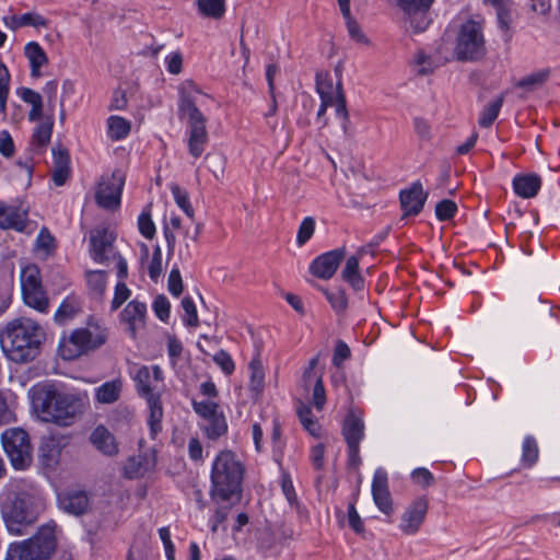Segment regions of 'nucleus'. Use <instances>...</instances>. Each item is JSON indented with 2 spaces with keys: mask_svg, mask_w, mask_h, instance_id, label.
I'll return each mask as SVG.
<instances>
[{
  "mask_svg": "<svg viewBox=\"0 0 560 560\" xmlns=\"http://www.w3.org/2000/svg\"><path fill=\"white\" fill-rule=\"evenodd\" d=\"M30 394L38 417L60 427L71 425L89 407L86 393H63L51 385H36Z\"/></svg>",
  "mask_w": 560,
  "mask_h": 560,
  "instance_id": "obj_1",
  "label": "nucleus"
},
{
  "mask_svg": "<svg viewBox=\"0 0 560 560\" xmlns=\"http://www.w3.org/2000/svg\"><path fill=\"white\" fill-rule=\"evenodd\" d=\"M44 510L43 498L34 491L20 490L19 481L9 482L0 495L1 517L13 536L26 535Z\"/></svg>",
  "mask_w": 560,
  "mask_h": 560,
  "instance_id": "obj_2",
  "label": "nucleus"
},
{
  "mask_svg": "<svg viewBox=\"0 0 560 560\" xmlns=\"http://www.w3.org/2000/svg\"><path fill=\"white\" fill-rule=\"evenodd\" d=\"M178 93V115L187 124L189 153L194 158H199L208 142L207 118L199 105H202V101L208 96L191 80L182 82Z\"/></svg>",
  "mask_w": 560,
  "mask_h": 560,
  "instance_id": "obj_3",
  "label": "nucleus"
},
{
  "mask_svg": "<svg viewBox=\"0 0 560 560\" xmlns=\"http://www.w3.org/2000/svg\"><path fill=\"white\" fill-rule=\"evenodd\" d=\"M43 335L33 319H13L0 330V346L9 360L24 363L37 355Z\"/></svg>",
  "mask_w": 560,
  "mask_h": 560,
  "instance_id": "obj_4",
  "label": "nucleus"
},
{
  "mask_svg": "<svg viewBox=\"0 0 560 560\" xmlns=\"http://www.w3.org/2000/svg\"><path fill=\"white\" fill-rule=\"evenodd\" d=\"M130 376L135 382L137 394L148 405V423L152 436H155L162 430L163 406L161 396L165 387L163 371L159 365H135Z\"/></svg>",
  "mask_w": 560,
  "mask_h": 560,
  "instance_id": "obj_5",
  "label": "nucleus"
},
{
  "mask_svg": "<svg viewBox=\"0 0 560 560\" xmlns=\"http://www.w3.org/2000/svg\"><path fill=\"white\" fill-rule=\"evenodd\" d=\"M244 471V465L233 452H220L212 464L210 476L212 502L241 499Z\"/></svg>",
  "mask_w": 560,
  "mask_h": 560,
  "instance_id": "obj_6",
  "label": "nucleus"
},
{
  "mask_svg": "<svg viewBox=\"0 0 560 560\" xmlns=\"http://www.w3.org/2000/svg\"><path fill=\"white\" fill-rule=\"evenodd\" d=\"M107 340V329L98 322L89 320L84 327L74 329L59 341L62 359L74 360L102 347Z\"/></svg>",
  "mask_w": 560,
  "mask_h": 560,
  "instance_id": "obj_7",
  "label": "nucleus"
},
{
  "mask_svg": "<svg viewBox=\"0 0 560 560\" xmlns=\"http://www.w3.org/2000/svg\"><path fill=\"white\" fill-rule=\"evenodd\" d=\"M56 546V524L48 523L31 538L11 542L4 560H48Z\"/></svg>",
  "mask_w": 560,
  "mask_h": 560,
  "instance_id": "obj_8",
  "label": "nucleus"
},
{
  "mask_svg": "<svg viewBox=\"0 0 560 560\" xmlns=\"http://www.w3.org/2000/svg\"><path fill=\"white\" fill-rule=\"evenodd\" d=\"M486 52L483 20L469 19L462 23L453 49L454 57L459 61H477L482 59Z\"/></svg>",
  "mask_w": 560,
  "mask_h": 560,
  "instance_id": "obj_9",
  "label": "nucleus"
},
{
  "mask_svg": "<svg viewBox=\"0 0 560 560\" xmlns=\"http://www.w3.org/2000/svg\"><path fill=\"white\" fill-rule=\"evenodd\" d=\"M3 450L16 470L27 469L33 462V446L28 433L21 428H10L2 432Z\"/></svg>",
  "mask_w": 560,
  "mask_h": 560,
  "instance_id": "obj_10",
  "label": "nucleus"
},
{
  "mask_svg": "<svg viewBox=\"0 0 560 560\" xmlns=\"http://www.w3.org/2000/svg\"><path fill=\"white\" fill-rule=\"evenodd\" d=\"M316 91L320 101H325L326 104H334L336 115L342 120V127L346 129L347 124L349 122V113L347 109L341 79H338L335 84L328 74H317Z\"/></svg>",
  "mask_w": 560,
  "mask_h": 560,
  "instance_id": "obj_11",
  "label": "nucleus"
},
{
  "mask_svg": "<svg viewBox=\"0 0 560 560\" xmlns=\"http://www.w3.org/2000/svg\"><path fill=\"white\" fill-rule=\"evenodd\" d=\"M125 176L116 171L110 176L103 178L96 191V202L104 209H116L120 205Z\"/></svg>",
  "mask_w": 560,
  "mask_h": 560,
  "instance_id": "obj_12",
  "label": "nucleus"
},
{
  "mask_svg": "<svg viewBox=\"0 0 560 560\" xmlns=\"http://www.w3.org/2000/svg\"><path fill=\"white\" fill-rule=\"evenodd\" d=\"M429 502L425 497L413 500L400 517L399 528L406 535H415L425 520Z\"/></svg>",
  "mask_w": 560,
  "mask_h": 560,
  "instance_id": "obj_13",
  "label": "nucleus"
},
{
  "mask_svg": "<svg viewBox=\"0 0 560 560\" xmlns=\"http://www.w3.org/2000/svg\"><path fill=\"white\" fill-rule=\"evenodd\" d=\"M116 236L106 226H97L90 232V254L94 261L103 264L113 252Z\"/></svg>",
  "mask_w": 560,
  "mask_h": 560,
  "instance_id": "obj_14",
  "label": "nucleus"
},
{
  "mask_svg": "<svg viewBox=\"0 0 560 560\" xmlns=\"http://www.w3.org/2000/svg\"><path fill=\"white\" fill-rule=\"evenodd\" d=\"M345 255L346 250L338 248L316 257L310 266L311 273L319 279H330L337 271Z\"/></svg>",
  "mask_w": 560,
  "mask_h": 560,
  "instance_id": "obj_15",
  "label": "nucleus"
},
{
  "mask_svg": "<svg viewBox=\"0 0 560 560\" xmlns=\"http://www.w3.org/2000/svg\"><path fill=\"white\" fill-rule=\"evenodd\" d=\"M372 495L376 506L385 514L393 513V501L388 489L387 472L383 468L375 470L372 481Z\"/></svg>",
  "mask_w": 560,
  "mask_h": 560,
  "instance_id": "obj_16",
  "label": "nucleus"
},
{
  "mask_svg": "<svg viewBox=\"0 0 560 560\" xmlns=\"http://www.w3.org/2000/svg\"><path fill=\"white\" fill-rule=\"evenodd\" d=\"M147 305L139 300L130 301L120 313V320L127 326V330L132 337L136 336L137 330L142 328L145 324Z\"/></svg>",
  "mask_w": 560,
  "mask_h": 560,
  "instance_id": "obj_17",
  "label": "nucleus"
},
{
  "mask_svg": "<svg viewBox=\"0 0 560 560\" xmlns=\"http://www.w3.org/2000/svg\"><path fill=\"white\" fill-rule=\"evenodd\" d=\"M428 194L420 182L413 183L410 188L400 192V205L405 215H417L423 208Z\"/></svg>",
  "mask_w": 560,
  "mask_h": 560,
  "instance_id": "obj_18",
  "label": "nucleus"
},
{
  "mask_svg": "<svg viewBox=\"0 0 560 560\" xmlns=\"http://www.w3.org/2000/svg\"><path fill=\"white\" fill-rule=\"evenodd\" d=\"M27 218V208L22 203L5 205L0 201V228L23 231Z\"/></svg>",
  "mask_w": 560,
  "mask_h": 560,
  "instance_id": "obj_19",
  "label": "nucleus"
},
{
  "mask_svg": "<svg viewBox=\"0 0 560 560\" xmlns=\"http://www.w3.org/2000/svg\"><path fill=\"white\" fill-rule=\"evenodd\" d=\"M433 0H398L400 8L409 15L416 16L417 23L411 19L410 24L416 32L423 31L428 25L425 12Z\"/></svg>",
  "mask_w": 560,
  "mask_h": 560,
  "instance_id": "obj_20",
  "label": "nucleus"
},
{
  "mask_svg": "<svg viewBox=\"0 0 560 560\" xmlns=\"http://www.w3.org/2000/svg\"><path fill=\"white\" fill-rule=\"evenodd\" d=\"M124 388V382L121 377L107 381L95 388L94 398L95 401L101 405H112L120 399Z\"/></svg>",
  "mask_w": 560,
  "mask_h": 560,
  "instance_id": "obj_21",
  "label": "nucleus"
},
{
  "mask_svg": "<svg viewBox=\"0 0 560 560\" xmlns=\"http://www.w3.org/2000/svg\"><path fill=\"white\" fill-rule=\"evenodd\" d=\"M58 503L61 510L69 514H83L89 508V498L85 492L74 491L62 493L58 497Z\"/></svg>",
  "mask_w": 560,
  "mask_h": 560,
  "instance_id": "obj_22",
  "label": "nucleus"
},
{
  "mask_svg": "<svg viewBox=\"0 0 560 560\" xmlns=\"http://www.w3.org/2000/svg\"><path fill=\"white\" fill-rule=\"evenodd\" d=\"M366 253L362 247L353 256H350L345 264L341 271V277L347 281L355 291H360L364 287V281L359 272V260Z\"/></svg>",
  "mask_w": 560,
  "mask_h": 560,
  "instance_id": "obj_23",
  "label": "nucleus"
},
{
  "mask_svg": "<svg viewBox=\"0 0 560 560\" xmlns=\"http://www.w3.org/2000/svg\"><path fill=\"white\" fill-rule=\"evenodd\" d=\"M90 439L91 443L104 455L114 456L118 453L114 435L104 425L96 427Z\"/></svg>",
  "mask_w": 560,
  "mask_h": 560,
  "instance_id": "obj_24",
  "label": "nucleus"
},
{
  "mask_svg": "<svg viewBox=\"0 0 560 560\" xmlns=\"http://www.w3.org/2000/svg\"><path fill=\"white\" fill-rule=\"evenodd\" d=\"M342 434L348 445L360 444L364 436V422L362 417L350 411L345 419Z\"/></svg>",
  "mask_w": 560,
  "mask_h": 560,
  "instance_id": "obj_25",
  "label": "nucleus"
},
{
  "mask_svg": "<svg viewBox=\"0 0 560 560\" xmlns=\"http://www.w3.org/2000/svg\"><path fill=\"white\" fill-rule=\"evenodd\" d=\"M24 55L30 62L31 75L39 78L42 75L40 69L48 65V57L45 50L38 43L30 42L24 47Z\"/></svg>",
  "mask_w": 560,
  "mask_h": 560,
  "instance_id": "obj_26",
  "label": "nucleus"
},
{
  "mask_svg": "<svg viewBox=\"0 0 560 560\" xmlns=\"http://www.w3.org/2000/svg\"><path fill=\"white\" fill-rule=\"evenodd\" d=\"M22 295L25 304L40 313H47L49 300L42 284L22 288Z\"/></svg>",
  "mask_w": 560,
  "mask_h": 560,
  "instance_id": "obj_27",
  "label": "nucleus"
},
{
  "mask_svg": "<svg viewBox=\"0 0 560 560\" xmlns=\"http://www.w3.org/2000/svg\"><path fill=\"white\" fill-rule=\"evenodd\" d=\"M54 115L50 113L38 120V124L36 125L32 136L33 148L39 151L46 148L50 141Z\"/></svg>",
  "mask_w": 560,
  "mask_h": 560,
  "instance_id": "obj_28",
  "label": "nucleus"
},
{
  "mask_svg": "<svg viewBox=\"0 0 560 560\" xmlns=\"http://www.w3.org/2000/svg\"><path fill=\"white\" fill-rule=\"evenodd\" d=\"M540 186L541 180L537 175L516 176L513 180L514 191L522 198L536 196Z\"/></svg>",
  "mask_w": 560,
  "mask_h": 560,
  "instance_id": "obj_29",
  "label": "nucleus"
},
{
  "mask_svg": "<svg viewBox=\"0 0 560 560\" xmlns=\"http://www.w3.org/2000/svg\"><path fill=\"white\" fill-rule=\"evenodd\" d=\"M19 95L25 103L32 106L27 116L30 121L35 122L45 117L43 113V96L38 92L30 88H22L19 91Z\"/></svg>",
  "mask_w": 560,
  "mask_h": 560,
  "instance_id": "obj_30",
  "label": "nucleus"
},
{
  "mask_svg": "<svg viewBox=\"0 0 560 560\" xmlns=\"http://www.w3.org/2000/svg\"><path fill=\"white\" fill-rule=\"evenodd\" d=\"M249 390L255 397H258L265 387V371L261 361L258 358H254L249 363Z\"/></svg>",
  "mask_w": 560,
  "mask_h": 560,
  "instance_id": "obj_31",
  "label": "nucleus"
},
{
  "mask_svg": "<svg viewBox=\"0 0 560 560\" xmlns=\"http://www.w3.org/2000/svg\"><path fill=\"white\" fill-rule=\"evenodd\" d=\"M130 129V121L120 116L114 115L107 119V136L114 141L125 139L129 135Z\"/></svg>",
  "mask_w": 560,
  "mask_h": 560,
  "instance_id": "obj_32",
  "label": "nucleus"
},
{
  "mask_svg": "<svg viewBox=\"0 0 560 560\" xmlns=\"http://www.w3.org/2000/svg\"><path fill=\"white\" fill-rule=\"evenodd\" d=\"M240 499L222 500L221 502H213L215 505L214 514L210 520L211 530L215 533L221 524L225 522L229 516L231 508L238 502Z\"/></svg>",
  "mask_w": 560,
  "mask_h": 560,
  "instance_id": "obj_33",
  "label": "nucleus"
},
{
  "mask_svg": "<svg viewBox=\"0 0 560 560\" xmlns=\"http://www.w3.org/2000/svg\"><path fill=\"white\" fill-rule=\"evenodd\" d=\"M503 95H500L483 108L478 120L481 127L489 128L494 122V120L499 116V113L503 105Z\"/></svg>",
  "mask_w": 560,
  "mask_h": 560,
  "instance_id": "obj_34",
  "label": "nucleus"
},
{
  "mask_svg": "<svg viewBox=\"0 0 560 560\" xmlns=\"http://www.w3.org/2000/svg\"><path fill=\"white\" fill-rule=\"evenodd\" d=\"M225 0H197L199 12L207 18L220 19L225 11Z\"/></svg>",
  "mask_w": 560,
  "mask_h": 560,
  "instance_id": "obj_35",
  "label": "nucleus"
},
{
  "mask_svg": "<svg viewBox=\"0 0 560 560\" xmlns=\"http://www.w3.org/2000/svg\"><path fill=\"white\" fill-rule=\"evenodd\" d=\"M10 94V73L4 63L0 62V116H7V102Z\"/></svg>",
  "mask_w": 560,
  "mask_h": 560,
  "instance_id": "obj_36",
  "label": "nucleus"
},
{
  "mask_svg": "<svg viewBox=\"0 0 560 560\" xmlns=\"http://www.w3.org/2000/svg\"><path fill=\"white\" fill-rule=\"evenodd\" d=\"M202 427L207 436L211 440L220 438L228 429L223 413L206 420Z\"/></svg>",
  "mask_w": 560,
  "mask_h": 560,
  "instance_id": "obj_37",
  "label": "nucleus"
},
{
  "mask_svg": "<svg viewBox=\"0 0 560 560\" xmlns=\"http://www.w3.org/2000/svg\"><path fill=\"white\" fill-rule=\"evenodd\" d=\"M89 289L95 295L102 296L106 290L107 276L105 271L95 270L86 272Z\"/></svg>",
  "mask_w": 560,
  "mask_h": 560,
  "instance_id": "obj_38",
  "label": "nucleus"
},
{
  "mask_svg": "<svg viewBox=\"0 0 560 560\" xmlns=\"http://www.w3.org/2000/svg\"><path fill=\"white\" fill-rule=\"evenodd\" d=\"M182 226V220L178 215L171 213L168 218L165 217L163 231L168 249L173 250L176 243L174 232L179 230Z\"/></svg>",
  "mask_w": 560,
  "mask_h": 560,
  "instance_id": "obj_39",
  "label": "nucleus"
},
{
  "mask_svg": "<svg viewBox=\"0 0 560 560\" xmlns=\"http://www.w3.org/2000/svg\"><path fill=\"white\" fill-rule=\"evenodd\" d=\"M298 416L305 430L312 435L316 436L319 433V424L312 415V410L308 406L302 405L298 408Z\"/></svg>",
  "mask_w": 560,
  "mask_h": 560,
  "instance_id": "obj_40",
  "label": "nucleus"
},
{
  "mask_svg": "<svg viewBox=\"0 0 560 560\" xmlns=\"http://www.w3.org/2000/svg\"><path fill=\"white\" fill-rule=\"evenodd\" d=\"M522 462L527 467L533 466L538 459V445L534 438L527 436L523 442Z\"/></svg>",
  "mask_w": 560,
  "mask_h": 560,
  "instance_id": "obj_41",
  "label": "nucleus"
},
{
  "mask_svg": "<svg viewBox=\"0 0 560 560\" xmlns=\"http://www.w3.org/2000/svg\"><path fill=\"white\" fill-rule=\"evenodd\" d=\"M35 249L45 257L55 249V238L47 229H42L36 238Z\"/></svg>",
  "mask_w": 560,
  "mask_h": 560,
  "instance_id": "obj_42",
  "label": "nucleus"
},
{
  "mask_svg": "<svg viewBox=\"0 0 560 560\" xmlns=\"http://www.w3.org/2000/svg\"><path fill=\"white\" fill-rule=\"evenodd\" d=\"M192 407L196 413L203 418L205 421L222 413L221 411H219L218 404L211 400H194Z\"/></svg>",
  "mask_w": 560,
  "mask_h": 560,
  "instance_id": "obj_43",
  "label": "nucleus"
},
{
  "mask_svg": "<svg viewBox=\"0 0 560 560\" xmlns=\"http://www.w3.org/2000/svg\"><path fill=\"white\" fill-rule=\"evenodd\" d=\"M171 191L177 206L186 213L188 218L192 219L195 213L190 205L187 191L183 190L177 185H173Z\"/></svg>",
  "mask_w": 560,
  "mask_h": 560,
  "instance_id": "obj_44",
  "label": "nucleus"
},
{
  "mask_svg": "<svg viewBox=\"0 0 560 560\" xmlns=\"http://www.w3.org/2000/svg\"><path fill=\"white\" fill-rule=\"evenodd\" d=\"M20 280L22 288L42 284V278L38 267L32 264L25 266L21 271Z\"/></svg>",
  "mask_w": 560,
  "mask_h": 560,
  "instance_id": "obj_45",
  "label": "nucleus"
},
{
  "mask_svg": "<svg viewBox=\"0 0 560 560\" xmlns=\"http://www.w3.org/2000/svg\"><path fill=\"white\" fill-rule=\"evenodd\" d=\"M182 307L184 311L183 322L185 325L196 327L199 324L196 305L191 298L185 296L182 300Z\"/></svg>",
  "mask_w": 560,
  "mask_h": 560,
  "instance_id": "obj_46",
  "label": "nucleus"
},
{
  "mask_svg": "<svg viewBox=\"0 0 560 560\" xmlns=\"http://www.w3.org/2000/svg\"><path fill=\"white\" fill-rule=\"evenodd\" d=\"M416 67L418 74L425 75L431 73L435 68H438L439 62L431 56H428L424 52L419 51L416 56Z\"/></svg>",
  "mask_w": 560,
  "mask_h": 560,
  "instance_id": "obj_47",
  "label": "nucleus"
},
{
  "mask_svg": "<svg viewBox=\"0 0 560 560\" xmlns=\"http://www.w3.org/2000/svg\"><path fill=\"white\" fill-rule=\"evenodd\" d=\"M315 221L312 217H306L300 224L296 243L299 246H303L314 234Z\"/></svg>",
  "mask_w": 560,
  "mask_h": 560,
  "instance_id": "obj_48",
  "label": "nucleus"
},
{
  "mask_svg": "<svg viewBox=\"0 0 560 560\" xmlns=\"http://www.w3.org/2000/svg\"><path fill=\"white\" fill-rule=\"evenodd\" d=\"M131 291L124 281H119L115 287L114 298L110 303L112 311L118 310L129 298Z\"/></svg>",
  "mask_w": 560,
  "mask_h": 560,
  "instance_id": "obj_49",
  "label": "nucleus"
},
{
  "mask_svg": "<svg viewBox=\"0 0 560 560\" xmlns=\"http://www.w3.org/2000/svg\"><path fill=\"white\" fill-rule=\"evenodd\" d=\"M456 210V203L448 199L440 201L435 207V213L440 221L452 219L455 215Z\"/></svg>",
  "mask_w": 560,
  "mask_h": 560,
  "instance_id": "obj_50",
  "label": "nucleus"
},
{
  "mask_svg": "<svg viewBox=\"0 0 560 560\" xmlns=\"http://www.w3.org/2000/svg\"><path fill=\"white\" fill-rule=\"evenodd\" d=\"M138 226L140 233L151 240L155 235V225L149 212H142L138 218Z\"/></svg>",
  "mask_w": 560,
  "mask_h": 560,
  "instance_id": "obj_51",
  "label": "nucleus"
},
{
  "mask_svg": "<svg viewBox=\"0 0 560 560\" xmlns=\"http://www.w3.org/2000/svg\"><path fill=\"white\" fill-rule=\"evenodd\" d=\"M411 479L416 485L422 488H428L434 482L433 475L424 467L416 468L411 472Z\"/></svg>",
  "mask_w": 560,
  "mask_h": 560,
  "instance_id": "obj_52",
  "label": "nucleus"
},
{
  "mask_svg": "<svg viewBox=\"0 0 560 560\" xmlns=\"http://www.w3.org/2000/svg\"><path fill=\"white\" fill-rule=\"evenodd\" d=\"M213 361L221 368V370L225 373V374H232L234 369H235V365H234V361L233 359L231 358V355L224 351V350H220L219 352H217L214 355H213Z\"/></svg>",
  "mask_w": 560,
  "mask_h": 560,
  "instance_id": "obj_53",
  "label": "nucleus"
},
{
  "mask_svg": "<svg viewBox=\"0 0 560 560\" xmlns=\"http://www.w3.org/2000/svg\"><path fill=\"white\" fill-rule=\"evenodd\" d=\"M21 21L24 26H33L35 28L47 27L48 20L36 12H27L21 15Z\"/></svg>",
  "mask_w": 560,
  "mask_h": 560,
  "instance_id": "obj_54",
  "label": "nucleus"
},
{
  "mask_svg": "<svg viewBox=\"0 0 560 560\" xmlns=\"http://www.w3.org/2000/svg\"><path fill=\"white\" fill-rule=\"evenodd\" d=\"M162 273V252L161 248L158 246L154 252L151 259V262L149 265V276L153 281H158Z\"/></svg>",
  "mask_w": 560,
  "mask_h": 560,
  "instance_id": "obj_55",
  "label": "nucleus"
},
{
  "mask_svg": "<svg viewBox=\"0 0 560 560\" xmlns=\"http://www.w3.org/2000/svg\"><path fill=\"white\" fill-rule=\"evenodd\" d=\"M170 310H171V305H170V302L168 300L163 296V295H160L158 296L154 302H153V311L155 313V315L162 320V322H166L170 317Z\"/></svg>",
  "mask_w": 560,
  "mask_h": 560,
  "instance_id": "obj_56",
  "label": "nucleus"
},
{
  "mask_svg": "<svg viewBox=\"0 0 560 560\" xmlns=\"http://www.w3.org/2000/svg\"><path fill=\"white\" fill-rule=\"evenodd\" d=\"M125 475L128 478H137L145 472V468L142 467L140 459L137 457H130L125 465Z\"/></svg>",
  "mask_w": 560,
  "mask_h": 560,
  "instance_id": "obj_57",
  "label": "nucleus"
},
{
  "mask_svg": "<svg viewBox=\"0 0 560 560\" xmlns=\"http://www.w3.org/2000/svg\"><path fill=\"white\" fill-rule=\"evenodd\" d=\"M168 291L174 296H179L183 292L182 276L177 268L172 269L168 275Z\"/></svg>",
  "mask_w": 560,
  "mask_h": 560,
  "instance_id": "obj_58",
  "label": "nucleus"
},
{
  "mask_svg": "<svg viewBox=\"0 0 560 560\" xmlns=\"http://www.w3.org/2000/svg\"><path fill=\"white\" fill-rule=\"evenodd\" d=\"M167 71L172 74H179L183 67V55L179 51H173L165 58Z\"/></svg>",
  "mask_w": 560,
  "mask_h": 560,
  "instance_id": "obj_59",
  "label": "nucleus"
},
{
  "mask_svg": "<svg viewBox=\"0 0 560 560\" xmlns=\"http://www.w3.org/2000/svg\"><path fill=\"white\" fill-rule=\"evenodd\" d=\"M326 402V394L320 376L316 377L314 390H313V404L317 410H322Z\"/></svg>",
  "mask_w": 560,
  "mask_h": 560,
  "instance_id": "obj_60",
  "label": "nucleus"
},
{
  "mask_svg": "<svg viewBox=\"0 0 560 560\" xmlns=\"http://www.w3.org/2000/svg\"><path fill=\"white\" fill-rule=\"evenodd\" d=\"M58 82L56 80L48 81L44 88L43 93L47 98V106L52 112L57 101Z\"/></svg>",
  "mask_w": 560,
  "mask_h": 560,
  "instance_id": "obj_61",
  "label": "nucleus"
},
{
  "mask_svg": "<svg viewBox=\"0 0 560 560\" xmlns=\"http://www.w3.org/2000/svg\"><path fill=\"white\" fill-rule=\"evenodd\" d=\"M326 296L334 310L338 312H342L343 310H346L348 305V299L343 291H339L336 293L326 292Z\"/></svg>",
  "mask_w": 560,
  "mask_h": 560,
  "instance_id": "obj_62",
  "label": "nucleus"
},
{
  "mask_svg": "<svg viewBox=\"0 0 560 560\" xmlns=\"http://www.w3.org/2000/svg\"><path fill=\"white\" fill-rule=\"evenodd\" d=\"M343 19L346 20V25H347L349 35L357 42L366 43L368 39H366L365 35L362 33L359 24L352 18V15L350 14L349 18H343Z\"/></svg>",
  "mask_w": 560,
  "mask_h": 560,
  "instance_id": "obj_63",
  "label": "nucleus"
},
{
  "mask_svg": "<svg viewBox=\"0 0 560 560\" xmlns=\"http://www.w3.org/2000/svg\"><path fill=\"white\" fill-rule=\"evenodd\" d=\"M159 535L163 541L167 560H175V548L171 540L170 529L167 527H162L159 529Z\"/></svg>",
  "mask_w": 560,
  "mask_h": 560,
  "instance_id": "obj_64",
  "label": "nucleus"
}]
</instances>
